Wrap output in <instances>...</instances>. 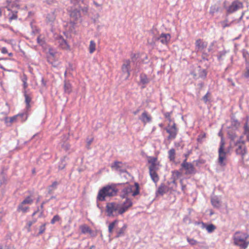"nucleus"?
Wrapping results in <instances>:
<instances>
[{"label":"nucleus","instance_id":"1","mask_svg":"<svg viewBox=\"0 0 249 249\" xmlns=\"http://www.w3.org/2000/svg\"><path fill=\"white\" fill-rule=\"evenodd\" d=\"M118 190L115 184L107 185L100 189L97 196V201H104L106 197L114 196L117 195Z\"/></svg>","mask_w":249,"mask_h":249},{"label":"nucleus","instance_id":"2","mask_svg":"<svg viewBox=\"0 0 249 249\" xmlns=\"http://www.w3.org/2000/svg\"><path fill=\"white\" fill-rule=\"evenodd\" d=\"M235 245L246 249L249 244V235L245 233L236 232L233 237Z\"/></svg>","mask_w":249,"mask_h":249},{"label":"nucleus","instance_id":"3","mask_svg":"<svg viewBox=\"0 0 249 249\" xmlns=\"http://www.w3.org/2000/svg\"><path fill=\"white\" fill-rule=\"evenodd\" d=\"M106 212L108 217H115L121 214L119 211L121 209V204L112 202L107 203Z\"/></svg>","mask_w":249,"mask_h":249},{"label":"nucleus","instance_id":"4","mask_svg":"<svg viewBox=\"0 0 249 249\" xmlns=\"http://www.w3.org/2000/svg\"><path fill=\"white\" fill-rule=\"evenodd\" d=\"M243 7V3L238 0H234L232 2L229 6L226 5V2L223 3V8L226 10V16L228 15L237 11Z\"/></svg>","mask_w":249,"mask_h":249},{"label":"nucleus","instance_id":"5","mask_svg":"<svg viewBox=\"0 0 249 249\" xmlns=\"http://www.w3.org/2000/svg\"><path fill=\"white\" fill-rule=\"evenodd\" d=\"M225 142L223 137H221L220 146L218 149V162L219 164L221 166H225L226 163L224 162V160L226 159V155L228 151H226L224 150Z\"/></svg>","mask_w":249,"mask_h":249},{"label":"nucleus","instance_id":"6","mask_svg":"<svg viewBox=\"0 0 249 249\" xmlns=\"http://www.w3.org/2000/svg\"><path fill=\"white\" fill-rule=\"evenodd\" d=\"M135 188V190L133 192L132 196H135L140 193V186L139 184L137 182H135L134 186L131 185H127L122 190V194L121 195L122 198L127 197L126 196L131 193L133 191V189Z\"/></svg>","mask_w":249,"mask_h":249},{"label":"nucleus","instance_id":"7","mask_svg":"<svg viewBox=\"0 0 249 249\" xmlns=\"http://www.w3.org/2000/svg\"><path fill=\"white\" fill-rule=\"evenodd\" d=\"M238 129H234L233 127H228L227 129V135L228 138L230 140L229 143V150L233 147V144L236 139L238 137L237 134Z\"/></svg>","mask_w":249,"mask_h":249},{"label":"nucleus","instance_id":"8","mask_svg":"<svg viewBox=\"0 0 249 249\" xmlns=\"http://www.w3.org/2000/svg\"><path fill=\"white\" fill-rule=\"evenodd\" d=\"M182 169H184L186 171L185 175H192L196 173V170L193 164L190 162H187V160L185 159L181 164Z\"/></svg>","mask_w":249,"mask_h":249},{"label":"nucleus","instance_id":"9","mask_svg":"<svg viewBox=\"0 0 249 249\" xmlns=\"http://www.w3.org/2000/svg\"><path fill=\"white\" fill-rule=\"evenodd\" d=\"M165 130L169 134L167 137L168 140H173L176 138L178 129L176 127L175 123H174L171 126L168 125V126L165 128Z\"/></svg>","mask_w":249,"mask_h":249},{"label":"nucleus","instance_id":"10","mask_svg":"<svg viewBox=\"0 0 249 249\" xmlns=\"http://www.w3.org/2000/svg\"><path fill=\"white\" fill-rule=\"evenodd\" d=\"M170 34L162 33L159 36H154V39L160 42L162 45H167L171 40Z\"/></svg>","mask_w":249,"mask_h":249},{"label":"nucleus","instance_id":"11","mask_svg":"<svg viewBox=\"0 0 249 249\" xmlns=\"http://www.w3.org/2000/svg\"><path fill=\"white\" fill-rule=\"evenodd\" d=\"M17 119H20L21 122L25 121L27 119V115L26 113H22L10 118L6 117L5 119V123L7 125H9V123L11 124L14 122Z\"/></svg>","mask_w":249,"mask_h":249},{"label":"nucleus","instance_id":"12","mask_svg":"<svg viewBox=\"0 0 249 249\" xmlns=\"http://www.w3.org/2000/svg\"><path fill=\"white\" fill-rule=\"evenodd\" d=\"M121 70L123 74L125 75V79H127L130 76V61L129 60H124Z\"/></svg>","mask_w":249,"mask_h":249},{"label":"nucleus","instance_id":"13","mask_svg":"<svg viewBox=\"0 0 249 249\" xmlns=\"http://www.w3.org/2000/svg\"><path fill=\"white\" fill-rule=\"evenodd\" d=\"M70 16L71 19L70 23L72 25H74L76 23L75 21L78 20L81 18L80 10L74 9L71 11L70 13Z\"/></svg>","mask_w":249,"mask_h":249},{"label":"nucleus","instance_id":"14","mask_svg":"<svg viewBox=\"0 0 249 249\" xmlns=\"http://www.w3.org/2000/svg\"><path fill=\"white\" fill-rule=\"evenodd\" d=\"M125 200L122 204H121V209L119 211L120 214L125 213L132 205V201L127 197H125Z\"/></svg>","mask_w":249,"mask_h":249},{"label":"nucleus","instance_id":"15","mask_svg":"<svg viewBox=\"0 0 249 249\" xmlns=\"http://www.w3.org/2000/svg\"><path fill=\"white\" fill-rule=\"evenodd\" d=\"M233 146H237L235 152L237 155H240L242 159L247 153V149L245 144L239 143L238 145H233Z\"/></svg>","mask_w":249,"mask_h":249},{"label":"nucleus","instance_id":"16","mask_svg":"<svg viewBox=\"0 0 249 249\" xmlns=\"http://www.w3.org/2000/svg\"><path fill=\"white\" fill-rule=\"evenodd\" d=\"M196 51V52H202L207 46V43L200 39H197L195 42Z\"/></svg>","mask_w":249,"mask_h":249},{"label":"nucleus","instance_id":"17","mask_svg":"<svg viewBox=\"0 0 249 249\" xmlns=\"http://www.w3.org/2000/svg\"><path fill=\"white\" fill-rule=\"evenodd\" d=\"M19 0L13 1V0H7V5L6 6L8 11L16 10L15 9H19V5L17 3Z\"/></svg>","mask_w":249,"mask_h":249},{"label":"nucleus","instance_id":"18","mask_svg":"<svg viewBox=\"0 0 249 249\" xmlns=\"http://www.w3.org/2000/svg\"><path fill=\"white\" fill-rule=\"evenodd\" d=\"M63 89L65 94H70L72 92V87L69 80H64Z\"/></svg>","mask_w":249,"mask_h":249},{"label":"nucleus","instance_id":"19","mask_svg":"<svg viewBox=\"0 0 249 249\" xmlns=\"http://www.w3.org/2000/svg\"><path fill=\"white\" fill-rule=\"evenodd\" d=\"M139 119L144 124H146V123H150L152 121V117H151V115H149L146 111H144L142 114L141 116L139 117Z\"/></svg>","mask_w":249,"mask_h":249},{"label":"nucleus","instance_id":"20","mask_svg":"<svg viewBox=\"0 0 249 249\" xmlns=\"http://www.w3.org/2000/svg\"><path fill=\"white\" fill-rule=\"evenodd\" d=\"M56 38L61 48L64 49H66L68 48L69 46L67 42L62 36H58Z\"/></svg>","mask_w":249,"mask_h":249},{"label":"nucleus","instance_id":"21","mask_svg":"<svg viewBox=\"0 0 249 249\" xmlns=\"http://www.w3.org/2000/svg\"><path fill=\"white\" fill-rule=\"evenodd\" d=\"M24 96L25 97V102L27 108L30 107V103L32 100V96L29 92H28L26 90H23Z\"/></svg>","mask_w":249,"mask_h":249},{"label":"nucleus","instance_id":"22","mask_svg":"<svg viewBox=\"0 0 249 249\" xmlns=\"http://www.w3.org/2000/svg\"><path fill=\"white\" fill-rule=\"evenodd\" d=\"M211 202L214 208H219L221 206V202L217 196H214L211 198Z\"/></svg>","mask_w":249,"mask_h":249},{"label":"nucleus","instance_id":"23","mask_svg":"<svg viewBox=\"0 0 249 249\" xmlns=\"http://www.w3.org/2000/svg\"><path fill=\"white\" fill-rule=\"evenodd\" d=\"M169 191V187L163 184H160L157 191V193L162 196Z\"/></svg>","mask_w":249,"mask_h":249},{"label":"nucleus","instance_id":"24","mask_svg":"<svg viewBox=\"0 0 249 249\" xmlns=\"http://www.w3.org/2000/svg\"><path fill=\"white\" fill-rule=\"evenodd\" d=\"M59 184V182L55 181H53L51 185L48 187V193L49 194H52L53 191L57 188V186Z\"/></svg>","mask_w":249,"mask_h":249},{"label":"nucleus","instance_id":"25","mask_svg":"<svg viewBox=\"0 0 249 249\" xmlns=\"http://www.w3.org/2000/svg\"><path fill=\"white\" fill-rule=\"evenodd\" d=\"M125 167V166L124 163H123V162L118 161H114V163L111 165L112 168H114L117 170L123 168Z\"/></svg>","mask_w":249,"mask_h":249},{"label":"nucleus","instance_id":"26","mask_svg":"<svg viewBox=\"0 0 249 249\" xmlns=\"http://www.w3.org/2000/svg\"><path fill=\"white\" fill-rule=\"evenodd\" d=\"M212 95L210 91H208L206 94L202 98V100L205 104L211 102Z\"/></svg>","mask_w":249,"mask_h":249},{"label":"nucleus","instance_id":"27","mask_svg":"<svg viewBox=\"0 0 249 249\" xmlns=\"http://www.w3.org/2000/svg\"><path fill=\"white\" fill-rule=\"evenodd\" d=\"M8 14V18L9 22H11L13 20H16L18 18L17 10H12Z\"/></svg>","mask_w":249,"mask_h":249},{"label":"nucleus","instance_id":"28","mask_svg":"<svg viewBox=\"0 0 249 249\" xmlns=\"http://www.w3.org/2000/svg\"><path fill=\"white\" fill-rule=\"evenodd\" d=\"M126 228H127L126 224H124L123 225V226L117 231V234L116 235V237L118 238L119 237L124 236Z\"/></svg>","mask_w":249,"mask_h":249},{"label":"nucleus","instance_id":"29","mask_svg":"<svg viewBox=\"0 0 249 249\" xmlns=\"http://www.w3.org/2000/svg\"><path fill=\"white\" fill-rule=\"evenodd\" d=\"M168 159L171 161H174L175 160L176 151L174 148L171 149L168 152Z\"/></svg>","mask_w":249,"mask_h":249},{"label":"nucleus","instance_id":"30","mask_svg":"<svg viewBox=\"0 0 249 249\" xmlns=\"http://www.w3.org/2000/svg\"><path fill=\"white\" fill-rule=\"evenodd\" d=\"M198 77L201 78H205L207 76V71L205 69H201L200 66L198 67Z\"/></svg>","mask_w":249,"mask_h":249},{"label":"nucleus","instance_id":"31","mask_svg":"<svg viewBox=\"0 0 249 249\" xmlns=\"http://www.w3.org/2000/svg\"><path fill=\"white\" fill-rule=\"evenodd\" d=\"M70 3L75 6L81 7V4H84L85 0H69Z\"/></svg>","mask_w":249,"mask_h":249},{"label":"nucleus","instance_id":"32","mask_svg":"<svg viewBox=\"0 0 249 249\" xmlns=\"http://www.w3.org/2000/svg\"><path fill=\"white\" fill-rule=\"evenodd\" d=\"M80 229L81 230V232L84 234L87 233H91L92 232V231L89 228V227L86 225H82L80 227Z\"/></svg>","mask_w":249,"mask_h":249},{"label":"nucleus","instance_id":"33","mask_svg":"<svg viewBox=\"0 0 249 249\" xmlns=\"http://www.w3.org/2000/svg\"><path fill=\"white\" fill-rule=\"evenodd\" d=\"M149 174L153 182H154L155 183H157L159 181V177L157 172L149 171Z\"/></svg>","mask_w":249,"mask_h":249},{"label":"nucleus","instance_id":"34","mask_svg":"<svg viewBox=\"0 0 249 249\" xmlns=\"http://www.w3.org/2000/svg\"><path fill=\"white\" fill-rule=\"evenodd\" d=\"M226 53L227 52L225 50L220 51L218 53L217 57L219 62H221L224 60V57L225 56Z\"/></svg>","mask_w":249,"mask_h":249},{"label":"nucleus","instance_id":"35","mask_svg":"<svg viewBox=\"0 0 249 249\" xmlns=\"http://www.w3.org/2000/svg\"><path fill=\"white\" fill-rule=\"evenodd\" d=\"M244 135L247 136V140L249 142V126L247 122L244 126Z\"/></svg>","mask_w":249,"mask_h":249},{"label":"nucleus","instance_id":"36","mask_svg":"<svg viewBox=\"0 0 249 249\" xmlns=\"http://www.w3.org/2000/svg\"><path fill=\"white\" fill-rule=\"evenodd\" d=\"M240 125V123L236 119H232L231 123V126L229 127H233L234 129H238Z\"/></svg>","mask_w":249,"mask_h":249},{"label":"nucleus","instance_id":"37","mask_svg":"<svg viewBox=\"0 0 249 249\" xmlns=\"http://www.w3.org/2000/svg\"><path fill=\"white\" fill-rule=\"evenodd\" d=\"M140 81L142 84H147L149 82L146 75L143 73L140 75Z\"/></svg>","mask_w":249,"mask_h":249},{"label":"nucleus","instance_id":"38","mask_svg":"<svg viewBox=\"0 0 249 249\" xmlns=\"http://www.w3.org/2000/svg\"><path fill=\"white\" fill-rule=\"evenodd\" d=\"M205 229H206L208 232L211 233L216 229V227L213 224H211L208 225H207L205 224Z\"/></svg>","mask_w":249,"mask_h":249},{"label":"nucleus","instance_id":"39","mask_svg":"<svg viewBox=\"0 0 249 249\" xmlns=\"http://www.w3.org/2000/svg\"><path fill=\"white\" fill-rule=\"evenodd\" d=\"M243 56L244 58L246 63L249 64V53L245 49L242 51Z\"/></svg>","mask_w":249,"mask_h":249},{"label":"nucleus","instance_id":"40","mask_svg":"<svg viewBox=\"0 0 249 249\" xmlns=\"http://www.w3.org/2000/svg\"><path fill=\"white\" fill-rule=\"evenodd\" d=\"M66 159H67L66 157H65L61 159L60 162L59 163V164L58 165V169L59 170H62L65 167V166L66 165L65 160Z\"/></svg>","mask_w":249,"mask_h":249},{"label":"nucleus","instance_id":"41","mask_svg":"<svg viewBox=\"0 0 249 249\" xmlns=\"http://www.w3.org/2000/svg\"><path fill=\"white\" fill-rule=\"evenodd\" d=\"M96 44L94 41L91 40L90 41V44L89 46V52L90 53H92L95 50Z\"/></svg>","mask_w":249,"mask_h":249},{"label":"nucleus","instance_id":"42","mask_svg":"<svg viewBox=\"0 0 249 249\" xmlns=\"http://www.w3.org/2000/svg\"><path fill=\"white\" fill-rule=\"evenodd\" d=\"M28 209V207L24 206V204L22 203H20L18 207V211H22L23 213H26Z\"/></svg>","mask_w":249,"mask_h":249},{"label":"nucleus","instance_id":"43","mask_svg":"<svg viewBox=\"0 0 249 249\" xmlns=\"http://www.w3.org/2000/svg\"><path fill=\"white\" fill-rule=\"evenodd\" d=\"M33 200L31 198L30 196H27L25 199H24L21 203L22 204H31L33 203Z\"/></svg>","mask_w":249,"mask_h":249},{"label":"nucleus","instance_id":"44","mask_svg":"<svg viewBox=\"0 0 249 249\" xmlns=\"http://www.w3.org/2000/svg\"><path fill=\"white\" fill-rule=\"evenodd\" d=\"M149 170L150 172H157V171L159 170V168L158 167V164H153L150 165L149 167Z\"/></svg>","mask_w":249,"mask_h":249},{"label":"nucleus","instance_id":"45","mask_svg":"<svg viewBox=\"0 0 249 249\" xmlns=\"http://www.w3.org/2000/svg\"><path fill=\"white\" fill-rule=\"evenodd\" d=\"M168 184L169 185H171V188L172 189H174V188H175L177 186V184L176 183V179L175 178H172L171 181H168Z\"/></svg>","mask_w":249,"mask_h":249},{"label":"nucleus","instance_id":"46","mask_svg":"<svg viewBox=\"0 0 249 249\" xmlns=\"http://www.w3.org/2000/svg\"><path fill=\"white\" fill-rule=\"evenodd\" d=\"M31 26L32 29V34L36 35L39 33L38 29L36 26H34L32 22L31 23Z\"/></svg>","mask_w":249,"mask_h":249},{"label":"nucleus","instance_id":"47","mask_svg":"<svg viewBox=\"0 0 249 249\" xmlns=\"http://www.w3.org/2000/svg\"><path fill=\"white\" fill-rule=\"evenodd\" d=\"M55 19V17L53 13L49 14L47 15V20L48 22H53Z\"/></svg>","mask_w":249,"mask_h":249},{"label":"nucleus","instance_id":"48","mask_svg":"<svg viewBox=\"0 0 249 249\" xmlns=\"http://www.w3.org/2000/svg\"><path fill=\"white\" fill-rule=\"evenodd\" d=\"M243 136L242 135L239 137V139L236 141H234L233 145H238L239 143L245 144V141L243 140Z\"/></svg>","mask_w":249,"mask_h":249},{"label":"nucleus","instance_id":"49","mask_svg":"<svg viewBox=\"0 0 249 249\" xmlns=\"http://www.w3.org/2000/svg\"><path fill=\"white\" fill-rule=\"evenodd\" d=\"M36 222V219H34L33 220L30 221L28 222V223L27 224V229H28V231H31V226L33 224H34V223H35Z\"/></svg>","mask_w":249,"mask_h":249},{"label":"nucleus","instance_id":"50","mask_svg":"<svg viewBox=\"0 0 249 249\" xmlns=\"http://www.w3.org/2000/svg\"><path fill=\"white\" fill-rule=\"evenodd\" d=\"M221 24L223 28H225L227 27H229L231 25V23H229L228 19H226V20L221 22Z\"/></svg>","mask_w":249,"mask_h":249},{"label":"nucleus","instance_id":"51","mask_svg":"<svg viewBox=\"0 0 249 249\" xmlns=\"http://www.w3.org/2000/svg\"><path fill=\"white\" fill-rule=\"evenodd\" d=\"M46 223H44L42 224L40 227H39V232L38 233V235L42 234L46 230Z\"/></svg>","mask_w":249,"mask_h":249},{"label":"nucleus","instance_id":"52","mask_svg":"<svg viewBox=\"0 0 249 249\" xmlns=\"http://www.w3.org/2000/svg\"><path fill=\"white\" fill-rule=\"evenodd\" d=\"M60 217L58 215H54L51 221V223L52 224H54L56 222L59 221Z\"/></svg>","mask_w":249,"mask_h":249},{"label":"nucleus","instance_id":"53","mask_svg":"<svg viewBox=\"0 0 249 249\" xmlns=\"http://www.w3.org/2000/svg\"><path fill=\"white\" fill-rule=\"evenodd\" d=\"M187 240L189 243L191 245H195L197 243V241L194 239L193 238H187Z\"/></svg>","mask_w":249,"mask_h":249},{"label":"nucleus","instance_id":"54","mask_svg":"<svg viewBox=\"0 0 249 249\" xmlns=\"http://www.w3.org/2000/svg\"><path fill=\"white\" fill-rule=\"evenodd\" d=\"M183 221L187 224H190L191 223V219L188 216L186 215L184 217Z\"/></svg>","mask_w":249,"mask_h":249},{"label":"nucleus","instance_id":"55","mask_svg":"<svg viewBox=\"0 0 249 249\" xmlns=\"http://www.w3.org/2000/svg\"><path fill=\"white\" fill-rule=\"evenodd\" d=\"M83 4L84 5L83 7H82L81 5V7H79L80 9L79 10H81L84 13H87L88 11V7L85 3Z\"/></svg>","mask_w":249,"mask_h":249},{"label":"nucleus","instance_id":"56","mask_svg":"<svg viewBox=\"0 0 249 249\" xmlns=\"http://www.w3.org/2000/svg\"><path fill=\"white\" fill-rule=\"evenodd\" d=\"M157 158L156 157H151L150 159L148 160V163H150L151 165L157 164Z\"/></svg>","mask_w":249,"mask_h":249},{"label":"nucleus","instance_id":"57","mask_svg":"<svg viewBox=\"0 0 249 249\" xmlns=\"http://www.w3.org/2000/svg\"><path fill=\"white\" fill-rule=\"evenodd\" d=\"M62 147L65 151H68L70 149V145L67 142H64L62 145Z\"/></svg>","mask_w":249,"mask_h":249},{"label":"nucleus","instance_id":"58","mask_svg":"<svg viewBox=\"0 0 249 249\" xmlns=\"http://www.w3.org/2000/svg\"><path fill=\"white\" fill-rule=\"evenodd\" d=\"M201 52H202V55H201L202 59L203 60L208 61V57L209 56L208 54L204 51H202Z\"/></svg>","mask_w":249,"mask_h":249},{"label":"nucleus","instance_id":"59","mask_svg":"<svg viewBox=\"0 0 249 249\" xmlns=\"http://www.w3.org/2000/svg\"><path fill=\"white\" fill-rule=\"evenodd\" d=\"M119 221L118 220H115L109 224L108 228L110 229H113L115 225L118 224Z\"/></svg>","mask_w":249,"mask_h":249},{"label":"nucleus","instance_id":"60","mask_svg":"<svg viewBox=\"0 0 249 249\" xmlns=\"http://www.w3.org/2000/svg\"><path fill=\"white\" fill-rule=\"evenodd\" d=\"M218 9H219L218 7H216L215 6H212L210 8V12L211 14H213L215 12H218Z\"/></svg>","mask_w":249,"mask_h":249},{"label":"nucleus","instance_id":"61","mask_svg":"<svg viewBox=\"0 0 249 249\" xmlns=\"http://www.w3.org/2000/svg\"><path fill=\"white\" fill-rule=\"evenodd\" d=\"M37 42L40 45H43L44 44V43H45L44 40H43V39L40 38V36H38L37 37Z\"/></svg>","mask_w":249,"mask_h":249},{"label":"nucleus","instance_id":"62","mask_svg":"<svg viewBox=\"0 0 249 249\" xmlns=\"http://www.w3.org/2000/svg\"><path fill=\"white\" fill-rule=\"evenodd\" d=\"M195 224L196 225H201V228L203 229H205V223L203 222H200V221H196L195 222Z\"/></svg>","mask_w":249,"mask_h":249},{"label":"nucleus","instance_id":"63","mask_svg":"<svg viewBox=\"0 0 249 249\" xmlns=\"http://www.w3.org/2000/svg\"><path fill=\"white\" fill-rule=\"evenodd\" d=\"M138 58V56L136 53H131V58L132 59V61L133 62H135L136 61L137 59Z\"/></svg>","mask_w":249,"mask_h":249},{"label":"nucleus","instance_id":"64","mask_svg":"<svg viewBox=\"0 0 249 249\" xmlns=\"http://www.w3.org/2000/svg\"><path fill=\"white\" fill-rule=\"evenodd\" d=\"M244 75L246 78L249 77V68L248 67L246 68V71L244 72Z\"/></svg>","mask_w":249,"mask_h":249}]
</instances>
